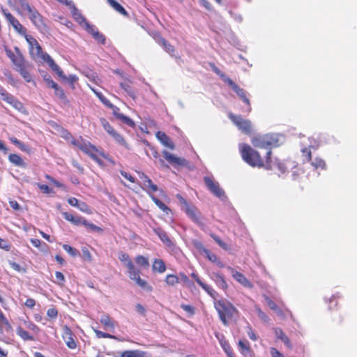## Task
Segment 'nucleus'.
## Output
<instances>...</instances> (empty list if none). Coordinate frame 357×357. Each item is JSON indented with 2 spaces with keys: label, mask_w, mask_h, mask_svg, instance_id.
<instances>
[{
  "label": "nucleus",
  "mask_w": 357,
  "mask_h": 357,
  "mask_svg": "<svg viewBox=\"0 0 357 357\" xmlns=\"http://www.w3.org/2000/svg\"><path fill=\"white\" fill-rule=\"evenodd\" d=\"M239 151L243 160L252 167L272 169L271 150L267 151L265 160L261 157L258 151L247 144L240 146Z\"/></svg>",
  "instance_id": "obj_1"
},
{
  "label": "nucleus",
  "mask_w": 357,
  "mask_h": 357,
  "mask_svg": "<svg viewBox=\"0 0 357 357\" xmlns=\"http://www.w3.org/2000/svg\"><path fill=\"white\" fill-rule=\"evenodd\" d=\"M26 40L29 46V53L35 58L40 59L43 62H46L50 68L56 73V75L63 79H66L63 70L54 62L52 57L46 52H43V49L38 40L32 36L26 33L23 36Z\"/></svg>",
  "instance_id": "obj_2"
},
{
  "label": "nucleus",
  "mask_w": 357,
  "mask_h": 357,
  "mask_svg": "<svg viewBox=\"0 0 357 357\" xmlns=\"http://www.w3.org/2000/svg\"><path fill=\"white\" fill-rule=\"evenodd\" d=\"M119 259L123 262L124 266L127 268L128 275L131 280L135 281L139 287L149 292L153 291V287L149 284L146 280L140 278L141 271L135 266L128 254L121 252L119 254Z\"/></svg>",
  "instance_id": "obj_3"
},
{
  "label": "nucleus",
  "mask_w": 357,
  "mask_h": 357,
  "mask_svg": "<svg viewBox=\"0 0 357 357\" xmlns=\"http://www.w3.org/2000/svg\"><path fill=\"white\" fill-rule=\"evenodd\" d=\"M176 197L187 216L198 226L203 227L204 226V218L197 207L188 202L181 195H177Z\"/></svg>",
  "instance_id": "obj_4"
},
{
  "label": "nucleus",
  "mask_w": 357,
  "mask_h": 357,
  "mask_svg": "<svg viewBox=\"0 0 357 357\" xmlns=\"http://www.w3.org/2000/svg\"><path fill=\"white\" fill-rule=\"evenodd\" d=\"M215 307L225 325H227L229 321L238 313L236 308L232 304L222 300L215 303Z\"/></svg>",
  "instance_id": "obj_5"
},
{
  "label": "nucleus",
  "mask_w": 357,
  "mask_h": 357,
  "mask_svg": "<svg viewBox=\"0 0 357 357\" xmlns=\"http://www.w3.org/2000/svg\"><path fill=\"white\" fill-rule=\"evenodd\" d=\"M213 70L218 75H220L223 81L228 84V86L238 96L242 101L246 104L248 107V112H250L252 110L250 100L247 98L245 91L241 89L238 84H236L231 79L225 77V75L221 73L220 70L214 65L211 64Z\"/></svg>",
  "instance_id": "obj_6"
},
{
  "label": "nucleus",
  "mask_w": 357,
  "mask_h": 357,
  "mask_svg": "<svg viewBox=\"0 0 357 357\" xmlns=\"http://www.w3.org/2000/svg\"><path fill=\"white\" fill-rule=\"evenodd\" d=\"M62 215L67 221L71 222L74 225L79 226L82 225L91 231L97 233L103 232V229L101 227L88 222L86 219L82 216H75L68 212H63Z\"/></svg>",
  "instance_id": "obj_7"
},
{
  "label": "nucleus",
  "mask_w": 357,
  "mask_h": 357,
  "mask_svg": "<svg viewBox=\"0 0 357 357\" xmlns=\"http://www.w3.org/2000/svg\"><path fill=\"white\" fill-rule=\"evenodd\" d=\"M277 139L273 134H266L253 137L251 139L252 145L255 148L266 149L271 150V146L277 143Z\"/></svg>",
  "instance_id": "obj_8"
},
{
  "label": "nucleus",
  "mask_w": 357,
  "mask_h": 357,
  "mask_svg": "<svg viewBox=\"0 0 357 357\" xmlns=\"http://www.w3.org/2000/svg\"><path fill=\"white\" fill-rule=\"evenodd\" d=\"M229 119L242 132L246 135H250L252 132V125L250 120L243 119L240 115H235L233 113H229Z\"/></svg>",
  "instance_id": "obj_9"
},
{
  "label": "nucleus",
  "mask_w": 357,
  "mask_h": 357,
  "mask_svg": "<svg viewBox=\"0 0 357 357\" xmlns=\"http://www.w3.org/2000/svg\"><path fill=\"white\" fill-rule=\"evenodd\" d=\"M100 122L104 130L110 135L118 144L128 149V144L125 140L124 137L116 132L109 121L105 118H100Z\"/></svg>",
  "instance_id": "obj_10"
},
{
  "label": "nucleus",
  "mask_w": 357,
  "mask_h": 357,
  "mask_svg": "<svg viewBox=\"0 0 357 357\" xmlns=\"http://www.w3.org/2000/svg\"><path fill=\"white\" fill-rule=\"evenodd\" d=\"M1 13L14 30L22 36L26 33V29L20 22V21L11 13L7 8H1Z\"/></svg>",
  "instance_id": "obj_11"
},
{
  "label": "nucleus",
  "mask_w": 357,
  "mask_h": 357,
  "mask_svg": "<svg viewBox=\"0 0 357 357\" xmlns=\"http://www.w3.org/2000/svg\"><path fill=\"white\" fill-rule=\"evenodd\" d=\"M27 12L30 20L39 31H47L48 27L45 22L44 17L36 8H31Z\"/></svg>",
  "instance_id": "obj_12"
},
{
  "label": "nucleus",
  "mask_w": 357,
  "mask_h": 357,
  "mask_svg": "<svg viewBox=\"0 0 357 357\" xmlns=\"http://www.w3.org/2000/svg\"><path fill=\"white\" fill-rule=\"evenodd\" d=\"M7 56L11 60L12 63L15 66V68L22 66L25 63V59L18 47H15V52L11 50L6 48L5 50Z\"/></svg>",
  "instance_id": "obj_13"
},
{
  "label": "nucleus",
  "mask_w": 357,
  "mask_h": 357,
  "mask_svg": "<svg viewBox=\"0 0 357 357\" xmlns=\"http://www.w3.org/2000/svg\"><path fill=\"white\" fill-rule=\"evenodd\" d=\"M87 155L91 157L94 161H96L99 165L102 164V162L101 160L98 157V154L102 156L103 158L107 160V161H112L111 158L106 153H105L102 151H100L97 149V147L91 144L90 146H89V149L87 152L86 153Z\"/></svg>",
  "instance_id": "obj_14"
},
{
  "label": "nucleus",
  "mask_w": 357,
  "mask_h": 357,
  "mask_svg": "<svg viewBox=\"0 0 357 357\" xmlns=\"http://www.w3.org/2000/svg\"><path fill=\"white\" fill-rule=\"evenodd\" d=\"M87 155L91 157L94 161H96L99 165L102 164V162L101 160L98 157V154L102 156L103 158L107 160V161H112L111 158L106 153H105L102 151H100L97 149V147L91 144L90 146H89V149L87 152L86 153Z\"/></svg>",
  "instance_id": "obj_15"
},
{
  "label": "nucleus",
  "mask_w": 357,
  "mask_h": 357,
  "mask_svg": "<svg viewBox=\"0 0 357 357\" xmlns=\"http://www.w3.org/2000/svg\"><path fill=\"white\" fill-rule=\"evenodd\" d=\"M227 269L230 271L233 278L243 287L249 289H252L254 287L253 284L243 273L231 266H228Z\"/></svg>",
  "instance_id": "obj_16"
},
{
  "label": "nucleus",
  "mask_w": 357,
  "mask_h": 357,
  "mask_svg": "<svg viewBox=\"0 0 357 357\" xmlns=\"http://www.w3.org/2000/svg\"><path fill=\"white\" fill-rule=\"evenodd\" d=\"M204 182L208 189L218 197H222L225 195L224 190L220 187L219 183L215 181L212 178L204 177Z\"/></svg>",
  "instance_id": "obj_17"
},
{
  "label": "nucleus",
  "mask_w": 357,
  "mask_h": 357,
  "mask_svg": "<svg viewBox=\"0 0 357 357\" xmlns=\"http://www.w3.org/2000/svg\"><path fill=\"white\" fill-rule=\"evenodd\" d=\"M109 109L112 110L113 115L116 119L120 120L121 122H123V123H125L126 125L128 126L130 128L135 127V122L130 117L124 115L122 113H120V109L118 107L112 104V107H109Z\"/></svg>",
  "instance_id": "obj_18"
},
{
  "label": "nucleus",
  "mask_w": 357,
  "mask_h": 357,
  "mask_svg": "<svg viewBox=\"0 0 357 357\" xmlns=\"http://www.w3.org/2000/svg\"><path fill=\"white\" fill-rule=\"evenodd\" d=\"M162 156L169 163L174 166H181L185 163V159L178 158L167 151L162 152Z\"/></svg>",
  "instance_id": "obj_19"
},
{
  "label": "nucleus",
  "mask_w": 357,
  "mask_h": 357,
  "mask_svg": "<svg viewBox=\"0 0 357 357\" xmlns=\"http://www.w3.org/2000/svg\"><path fill=\"white\" fill-rule=\"evenodd\" d=\"M100 323L103 325L105 330L109 332H114L116 322L109 316V314L102 313L100 319Z\"/></svg>",
  "instance_id": "obj_20"
},
{
  "label": "nucleus",
  "mask_w": 357,
  "mask_h": 357,
  "mask_svg": "<svg viewBox=\"0 0 357 357\" xmlns=\"http://www.w3.org/2000/svg\"><path fill=\"white\" fill-rule=\"evenodd\" d=\"M156 137L158 140L166 147L173 150L175 148L174 144L172 142L170 137L164 132L158 131L156 133Z\"/></svg>",
  "instance_id": "obj_21"
},
{
  "label": "nucleus",
  "mask_w": 357,
  "mask_h": 357,
  "mask_svg": "<svg viewBox=\"0 0 357 357\" xmlns=\"http://www.w3.org/2000/svg\"><path fill=\"white\" fill-rule=\"evenodd\" d=\"M154 233L159 237L160 241L168 247L172 245V242L168 236L167 232L161 227H157L153 229Z\"/></svg>",
  "instance_id": "obj_22"
},
{
  "label": "nucleus",
  "mask_w": 357,
  "mask_h": 357,
  "mask_svg": "<svg viewBox=\"0 0 357 357\" xmlns=\"http://www.w3.org/2000/svg\"><path fill=\"white\" fill-rule=\"evenodd\" d=\"M29 65L26 63L22 64V66L15 68L21 76L24 79L26 82H31L33 81L32 75L29 70Z\"/></svg>",
  "instance_id": "obj_23"
},
{
  "label": "nucleus",
  "mask_w": 357,
  "mask_h": 357,
  "mask_svg": "<svg viewBox=\"0 0 357 357\" xmlns=\"http://www.w3.org/2000/svg\"><path fill=\"white\" fill-rule=\"evenodd\" d=\"M26 329H29L33 332H37V326L30 321H24L22 326H20L17 329L18 335H28V331Z\"/></svg>",
  "instance_id": "obj_24"
},
{
  "label": "nucleus",
  "mask_w": 357,
  "mask_h": 357,
  "mask_svg": "<svg viewBox=\"0 0 357 357\" xmlns=\"http://www.w3.org/2000/svg\"><path fill=\"white\" fill-rule=\"evenodd\" d=\"M70 7L72 8V15L74 20L80 25L83 26L85 22H87L86 17L82 15L81 12L75 7L73 3L71 4Z\"/></svg>",
  "instance_id": "obj_25"
},
{
  "label": "nucleus",
  "mask_w": 357,
  "mask_h": 357,
  "mask_svg": "<svg viewBox=\"0 0 357 357\" xmlns=\"http://www.w3.org/2000/svg\"><path fill=\"white\" fill-rule=\"evenodd\" d=\"M8 160L14 165L22 168L26 167V163L23 160L22 157L16 153H10L8 155Z\"/></svg>",
  "instance_id": "obj_26"
},
{
  "label": "nucleus",
  "mask_w": 357,
  "mask_h": 357,
  "mask_svg": "<svg viewBox=\"0 0 357 357\" xmlns=\"http://www.w3.org/2000/svg\"><path fill=\"white\" fill-rule=\"evenodd\" d=\"M151 200L155 204L167 215L172 213V210L159 199H158L154 195H150Z\"/></svg>",
  "instance_id": "obj_27"
},
{
  "label": "nucleus",
  "mask_w": 357,
  "mask_h": 357,
  "mask_svg": "<svg viewBox=\"0 0 357 357\" xmlns=\"http://www.w3.org/2000/svg\"><path fill=\"white\" fill-rule=\"evenodd\" d=\"M142 185V188L149 194V196L150 195H153V192L158 190V186L153 183L151 178L144 181Z\"/></svg>",
  "instance_id": "obj_28"
},
{
  "label": "nucleus",
  "mask_w": 357,
  "mask_h": 357,
  "mask_svg": "<svg viewBox=\"0 0 357 357\" xmlns=\"http://www.w3.org/2000/svg\"><path fill=\"white\" fill-rule=\"evenodd\" d=\"M131 84L132 82L129 79H126L124 82H121L120 84V86L129 96L135 99L136 98V94L135 91L132 89Z\"/></svg>",
  "instance_id": "obj_29"
},
{
  "label": "nucleus",
  "mask_w": 357,
  "mask_h": 357,
  "mask_svg": "<svg viewBox=\"0 0 357 357\" xmlns=\"http://www.w3.org/2000/svg\"><path fill=\"white\" fill-rule=\"evenodd\" d=\"M152 269L153 271H157L160 273H162L166 271V265L162 259H155L153 262Z\"/></svg>",
  "instance_id": "obj_30"
},
{
  "label": "nucleus",
  "mask_w": 357,
  "mask_h": 357,
  "mask_svg": "<svg viewBox=\"0 0 357 357\" xmlns=\"http://www.w3.org/2000/svg\"><path fill=\"white\" fill-rule=\"evenodd\" d=\"M238 346L241 349V353L245 357H253V353H252V350L250 349L248 343H245L243 341L240 340L238 342Z\"/></svg>",
  "instance_id": "obj_31"
},
{
  "label": "nucleus",
  "mask_w": 357,
  "mask_h": 357,
  "mask_svg": "<svg viewBox=\"0 0 357 357\" xmlns=\"http://www.w3.org/2000/svg\"><path fill=\"white\" fill-rule=\"evenodd\" d=\"M108 3L112 7L116 12L121 13L123 16L128 17V13L126 9L116 1L115 0H107Z\"/></svg>",
  "instance_id": "obj_32"
},
{
  "label": "nucleus",
  "mask_w": 357,
  "mask_h": 357,
  "mask_svg": "<svg viewBox=\"0 0 357 357\" xmlns=\"http://www.w3.org/2000/svg\"><path fill=\"white\" fill-rule=\"evenodd\" d=\"M215 281L216 284L223 290H227L228 288V284L225 280L223 275L220 273H214Z\"/></svg>",
  "instance_id": "obj_33"
},
{
  "label": "nucleus",
  "mask_w": 357,
  "mask_h": 357,
  "mask_svg": "<svg viewBox=\"0 0 357 357\" xmlns=\"http://www.w3.org/2000/svg\"><path fill=\"white\" fill-rule=\"evenodd\" d=\"M220 342L223 350L225 351L228 357H236L229 342L227 340H225V338L222 337L221 339H220Z\"/></svg>",
  "instance_id": "obj_34"
},
{
  "label": "nucleus",
  "mask_w": 357,
  "mask_h": 357,
  "mask_svg": "<svg viewBox=\"0 0 357 357\" xmlns=\"http://www.w3.org/2000/svg\"><path fill=\"white\" fill-rule=\"evenodd\" d=\"M180 282L179 278L174 274H168L165 278V282L167 286L174 287Z\"/></svg>",
  "instance_id": "obj_35"
},
{
  "label": "nucleus",
  "mask_w": 357,
  "mask_h": 357,
  "mask_svg": "<svg viewBox=\"0 0 357 357\" xmlns=\"http://www.w3.org/2000/svg\"><path fill=\"white\" fill-rule=\"evenodd\" d=\"M311 165L315 169H326V165L325 161L319 157L315 158L312 162Z\"/></svg>",
  "instance_id": "obj_36"
},
{
  "label": "nucleus",
  "mask_w": 357,
  "mask_h": 357,
  "mask_svg": "<svg viewBox=\"0 0 357 357\" xmlns=\"http://www.w3.org/2000/svg\"><path fill=\"white\" fill-rule=\"evenodd\" d=\"M0 324L3 326H4V329L6 332L10 333L13 331L12 326L9 323L7 318L5 317L4 314L0 309Z\"/></svg>",
  "instance_id": "obj_37"
},
{
  "label": "nucleus",
  "mask_w": 357,
  "mask_h": 357,
  "mask_svg": "<svg viewBox=\"0 0 357 357\" xmlns=\"http://www.w3.org/2000/svg\"><path fill=\"white\" fill-rule=\"evenodd\" d=\"M9 139L13 144L17 146L21 151L26 152L28 153H30V149H29V147L27 146H26L24 144H23L22 142H21L20 140H18L16 137H11L9 138Z\"/></svg>",
  "instance_id": "obj_38"
},
{
  "label": "nucleus",
  "mask_w": 357,
  "mask_h": 357,
  "mask_svg": "<svg viewBox=\"0 0 357 357\" xmlns=\"http://www.w3.org/2000/svg\"><path fill=\"white\" fill-rule=\"evenodd\" d=\"M135 261L138 266L142 268H147L149 266V261L148 258L142 255L136 256Z\"/></svg>",
  "instance_id": "obj_39"
},
{
  "label": "nucleus",
  "mask_w": 357,
  "mask_h": 357,
  "mask_svg": "<svg viewBox=\"0 0 357 357\" xmlns=\"http://www.w3.org/2000/svg\"><path fill=\"white\" fill-rule=\"evenodd\" d=\"M301 151L303 162H308L312 160V151L310 146L304 147Z\"/></svg>",
  "instance_id": "obj_40"
},
{
  "label": "nucleus",
  "mask_w": 357,
  "mask_h": 357,
  "mask_svg": "<svg viewBox=\"0 0 357 357\" xmlns=\"http://www.w3.org/2000/svg\"><path fill=\"white\" fill-rule=\"evenodd\" d=\"M54 94L56 96L61 100L64 102H68L67 97L63 89H61L59 85L56 88H54Z\"/></svg>",
  "instance_id": "obj_41"
},
{
  "label": "nucleus",
  "mask_w": 357,
  "mask_h": 357,
  "mask_svg": "<svg viewBox=\"0 0 357 357\" xmlns=\"http://www.w3.org/2000/svg\"><path fill=\"white\" fill-rule=\"evenodd\" d=\"M144 354L145 353L138 351H126L121 354V357H143Z\"/></svg>",
  "instance_id": "obj_42"
},
{
  "label": "nucleus",
  "mask_w": 357,
  "mask_h": 357,
  "mask_svg": "<svg viewBox=\"0 0 357 357\" xmlns=\"http://www.w3.org/2000/svg\"><path fill=\"white\" fill-rule=\"evenodd\" d=\"M161 42L165 51L168 52L169 54L173 55V54L175 52L174 47L163 38L161 40Z\"/></svg>",
  "instance_id": "obj_43"
},
{
  "label": "nucleus",
  "mask_w": 357,
  "mask_h": 357,
  "mask_svg": "<svg viewBox=\"0 0 357 357\" xmlns=\"http://www.w3.org/2000/svg\"><path fill=\"white\" fill-rule=\"evenodd\" d=\"M56 280L54 282L59 286H63L65 282V277L63 274L60 271H56L55 273Z\"/></svg>",
  "instance_id": "obj_44"
},
{
  "label": "nucleus",
  "mask_w": 357,
  "mask_h": 357,
  "mask_svg": "<svg viewBox=\"0 0 357 357\" xmlns=\"http://www.w3.org/2000/svg\"><path fill=\"white\" fill-rule=\"evenodd\" d=\"M0 96L7 103L10 100H13V96L8 93L3 87H0Z\"/></svg>",
  "instance_id": "obj_45"
},
{
  "label": "nucleus",
  "mask_w": 357,
  "mask_h": 357,
  "mask_svg": "<svg viewBox=\"0 0 357 357\" xmlns=\"http://www.w3.org/2000/svg\"><path fill=\"white\" fill-rule=\"evenodd\" d=\"M44 81L45 82L47 87L51 89L56 88L58 84L56 83L50 76L45 75L43 77Z\"/></svg>",
  "instance_id": "obj_46"
},
{
  "label": "nucleus",
  "mask_w": 357,
  "mask_h": 357,
  "mask_svg": "<svg viewBox=\"0 0 357 357\" xmlns=\"http://www.w3.org/2000/svg\"><path fill=\"white\" fill-rule=\"evenodd\" d=\"M211 236L218 243V245L220 247H221L222 249H224V250H227L228 249L227 245L225 242H223L220 238V237H218L217 235H215L214 234H211Z\"/></svg>",
  "instance_id": "obj_47"
},
{
  "label": "nucleus",
  "mask_w": 357,
  "mask_h": 357,
  "mask_svg": "<svg viewBox=\"0 0 357 357\" xmlns=\"http://www.w3.org/2000/svg\"><path fill=\"white\" fill-rule=\"evenodd\" d=\"M12 245L6 239L0 237V248L5 251H10Z\"/></svg>",
  "instance_id": "obj_48"
},
{
  "label": "nucleus",
  "mask_w": 357,
  "mask_h": 357,
  "mask_svg": "<svg viewBox=\"0 0 357 357\" xmlns=\"http://www.w3.org/2000/svg\"><path fill=\"white\" fill-rule=\"evenodd\" d=\"M38 188L41 190V192L44 194H51L53 193V190L50 188L47 185L37 183Z\"/></svg>",
  "instance_id": "obj_49"
},
{
  "label": "nucleus",
  "mask_w": 357,
  "mask_h": 357,
  "mask_svg": "<svg viewBox=\"0 0 357 357\" xmlns=\"http://www.w3.org/2000/svg\"><path fill=\"white\" fill-rule=\"evenodd\" d=\"M68 347L70 349H74L77 347V341L73 336H68L67 340H65Z\"/></svg>",
  "instance_id": "obj_50"
},
{
  "label": "nucleus",
  "mask_w": 357,
  "mask_h": 357,
  "mask_svg": "<svg viewBox=\"0 0 357 357\" xmlns=\"http://www.w3.org/2000/svg\"><path fill=\"white\" fill-rule=\"evenodd\" d=\"M93 38L96 40L98 43L101 44H105V38L103 34L99 32L98 30L96 31V32L93 34Z\"/></svg>",
  "instance_id": "obj_51"
},
{
  "label": "nucleus",
  "mask_w": 357,
  "mask_h": 357,
  "mask_svg": "<svg viewBox=\"0 0 357 357\" xmlns=\"http://www.w3.org/2000/svg\"><path fill=\"white\" fill-rule=\"evenodd\" d=\"M45 178L49 181L50 183H53L56 187L63 188H64V185L63 183H60L59 181L55 180L52 176H51L49 174L45 175Z\"/></svg>",
  "instance_id": "obj_52"
},
{
  "label": "nucleus",
  "mask_w": 357,
  "mask_h": 357,
  "mask_svg": "<svg viewBox=\"0 0 357 357\" xmlns=\"http://www.w3.org/2000/svg\"><path fill=\"white\" fill-rule=\"evenodd\" d=\"M181 307L190 315H193L195 313V308L192 305L181 304Z\"/></svg>",
  "instance_id": "obj_53"
},
{
  "label": "nucleus",
  "mask_w": 357,
  "mask_h": 357,
  "mask_svg": "<svg viewBox=\"0 0 357 357\" xmlns=\"http://www.w3.org/2000/svg\"><path fill=\"white\" fill-rule=\"evenodd\" d=\"M63 248L73 257L76 256L78 253V251L75 248L67 244H64Z\"/></svg>",
  "instance_id": "obj_54"
},
{
  "label": "nucleus",
  "mask_w": 357,
  "mask_h": 357,
  "mask_svg": "<svg viewBox=\"0 0 357 357\" xmlns=\"http://www.w3.org/2000/svg\"><path fill=\"white\" fill-rule=\"evenodd\" d=\"M83 26L84 27V29L91 36H93L96 31L98 30L93 25L90 24L88 21L85 22Z\"/></svg>",
  "instance_id": "obj_55"
},
{
  "label": "nucleus",
  "mask_w": 357,
  "mask_h": 357,
  "mask_svg": "<svg viewBox=\"0 0 357 357\" xmlns=\"http://www.w3.org/2000/svg\"><path fill=\"white\" fill-rule=\"evenodd\" d=\"M77 208H78L81 211L84 212L86 213H91V211L89 206L84 202H82L80 203L79 202L78 206Z\"/></svg>",
  "instance_id": "obj_56"
},
{
  "label": "nucleus",
  "mask_w": 357,
  "mask_h": 357,
  "mask_svg": "<svg viewBox=\"0 0 357 357\" xmlns=\"http://www.w3.org/2000/svg\"><path fill=\"white\" fill-rule=\"evenodd\" d=\"M47 315L51 319H56L58 315V310L54 307L49 308L47 311Z\"/></svg>",
  "instance_id": "obj_57"
},
{
  "label": "nucleus",
  "mask_w": 357,
  "mask_h": 357,
  "mask_svg": "<svg viewBox=\"0 0 357 357\" xmlns=\"http://www.w3.org/2000/svg\"><path fill=\"white\" fill-rule=\"evenodd\" d=\"M91 143L89 142H86L85 140L81 139V144L79 146V149L82 152H84L85 154L88 151L89 146H90Z\"/></svg>",
  "instance_id": "obj_58"
},
{
  "label": "nucleus",
  "mask_w": 357,
  "mask_h": 357,
  "mask_svg": "<svg viewBox=\"0 0 357 357\" xmlns=\"http://www.w3.org/2000/svg\"><path fill=\"white\" fill-rule=\"evenodd\" d=\"M265 301L267 303V305H268V307L271 309V310H277L278 307V305H276V303L272 301L269 297L268 296H266L265 298Z\"/></svg>",
  "instance_id": "obj_59"
},
{
  "label": "nucleus",
  "mask_w": 357,
  "mask_h": 357,
  "mask_svg": "<svg viewBox=\"0 0 357 357\" xmlns=\"http://www.w3.org/2000/svg\"><path fill=\"white\" fill-rule=\"evenodd\" d=\"M17 1L21 8L26 11H28L31 8H32L26 1V0H17Z\"/></svg>",
  "instance_id": "obj_60"
},
{
  "label": "nucleus",
  "mask_w": 357,
  "mask_h": 357,
  "mask_svg": "<svg viewBox=\"0 0 357 357\" xmlns=\"http://www.w3.org/2000/svg\"><path fill=\"white\" fill-rule=\"evenodd\" d=\"M30 241L31 244L37 248H40L42 245H43L44 247L47 246L46 243H43L42 241L38 238H31Z\"/></svg>",
  "instance_id": "obj_61"
},
{
  "label": "nucleus",
  "mask_w": 357,
  "mask_h": 357,
  "mask_svg": "<svg viewBox=\"0 0 357 357\" xmlns=\"http://www.w3.org/2000/svg\"><path fill=\"white\" fill-rule=\"evenodd\" d=\"M8 103L13 105L16 109H20V107H22V103L17 99L14 98L13 96V100H10L8 102Z\"/></svg>",
  "instance_id": "obj_62"
},
{
  "label": "nucleus",
  "mask_w": 357,
  "mask_h": 357,
  "mask_svg": "<svg viewBox=\"0 0 357 357\" xmlns=\"http://www.w3.org/2000/svg\"><path fill=\"white\" fill-rule=\"evenodd\" d=\"M120 173L122 175V176H123L126 179L128 180L130 182L132 183L135 182V178L128 172L123 170H121Z\"/></svg>",
  "instance_id": "obj_63"
},
{
  "label": "nucleus",
  "mask_w": 357,
  "mask_h": 357,
  "mask_svg": "<svg viewBox=\"0 0 357 357\" xmlns=\"http://www.w3.org/2000/svg\"><path fill=\"white\" fill-rule=\"evenodd\" d=\"M206 255V257L207 258L212 262H215L218 259V257L217 256L212 253L210 250H204Z\"/></svg>",
  "instance_id": "obj_64"
}]
</instances>
